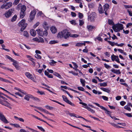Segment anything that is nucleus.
Segmentation results:
<instances>
[{
    "label": "nucleus",
    "instance_id": "obj_1",
    "mask_svg": "<svg viewBox=\"0 0 132 132\" xmlns=\"http://www.w3.org/2000/svg\"><path fill=\"white\" fill-rule=\"evenodd\" d=\"M70 36V32H68V30L66 29L63 30V31L59 32L57 36L60 38L64 37L67 39Z\"/></svg>",
    "mask_w": 132,
    "mask_h": 132
},
{
    "label": "nucleus",
    "instance_id": "obj_2",
    "mask_svg": "<svg viewBox=\"0 0 132 132\" xmlns=\"http://www.w3.org/2000/svg\"><path fill=\"white\" fill-rule=\"evenodd\" d=\"M25 20L22 19L18 24V26H19L21 27L20 29V30L21 31H23L27 26V23H25Z\"/></svg>",
    "mask_w": 132,
    "mask_h": 132
},
{
    "label": "nucleus",
    "instance_id": "obj_3",
    "mask_svg": "<svg viewBox=\"0 0 132 132\" xmlns=\"http://www.w3.org/2000/svg\"><path fill=\"white\" fill-rule=\"evenodd\" d=\"M26 10V6L24 5H23L21 9V12L20 13V18H23L26 14L25 12Z\"/></svg>",
    "mask_w": 132,
    "mask_h": 132
},
{
    "label": "nucleus",
    "instance_id": "obj_4",
    "mask_svg": "<svg viewBox=\"0 0 132 132\" xmlns=\"http://www.w3.org/2000/svg\"><path fill=\"white\" fill-rule=\"evenodd\" d=\"M96 16V13L94 12H92L90 15H88V20L91 22L94 21V18Z\"/></svg>",
    "mask_w": 132,
    "mask_h": 132
},
{
    "label": "nucleus",
    "instance_id": "obj_5",
    "mask_svg": "<svg viewBox=\"0 0 132 132\" xmlns=\"http://www.w3.org/2000/svg\"><path fill=\"white\" fill-rule=\"evenodd\" d=\"M93 104H95L96 105L98 106V107H99L101 108V109H102L104 110V111H105V113L109 115L110 113H111V112L110 111H109L107 109H106L103 106H101L100 104H98V103H95V102H93Z\"/></svg>",
    "mask_w": 132,
    "mask_h": 132
},
{
    "label": "nucleus",
    "instance_id": "obj_6",
    "mask_svg": "<svg viewBox=\"0 0 132 132\" xmlns=\"http://www.w3.org/2000/svg\"><path fill=\"white\" fill-rule=\"evenodd\" d=\"M36 14V11L35 10H33L31 11L29 15L30 20L29 21L31 22L33 20L35 17V16Z\"/></svg>",
    "mask_w": 132,
    "mask_h": 132
},
{
    "label": "nucleus",
    "instance_id": "obj_7",
    "mask_svg": "<svg viewBox=\"0 0 132 132\" xmlns=\"http://www.w3.org/2000/svg\"><path fill=\"white\" fill-rule=\"evenodd\" d=\"M79 103V104H82L84 106H85L83 107L87 109L90 112L92 113H95V111L93 110L91 108L88 107L87 106V104H86V103L81 102H80Z\"/></svg>",
    "mask_w": 132,
    "mask_h": 132
},
{
    "label": "nucleus",
    "instance_id": "obj_8",
    "mask_svg": "<svg viewBox=\"0 0 132 132\" xmlns=\"http://www.w3.org/2000/svg\"><path fill=\"white\" fill-rule=\"evenodd\" d=\"M14 10L13 8L9 9L8 11L5 13L4 15L6 17L9 18L12 15V13L13 12Z\"/></svg>",
    "mask_w": 132,
    "mask_h": 132
},
{
    "label": "nucleus",
    "instance_id": "obj_9",
    "mask_svg": "<svg viewBox=\"0 0 132 132\" xmlns=\"http://www.w3.org/2000/svg\"><path fill=\"white\" fill-rule=\"evenodd\" d=\"M0 120L5 123H9L8 121L2 112L0 114Z\"/></svg>",
    "mask_w": 132,
    "mask_h": 132
},
{
    "label": "nucleus",
    "instance_id": "obj_10",
    "mask_svg": "<svg viewBox=\"0 0 132 132\" xmlns=\"http://www.w3.org/2000/svg\"><path fill=\"white\" fill-rule=\"evenodd\" d=\"M62 98H63V100L66 102L67 103L71 105L72 106H75V105L71 103V102L68 100L67 98L64 95H62Z\"/></svg>",
    "mask_w": 132,
    "mask_h": 132
},
{
    "label": "nucleus",
    "instance_id": "obj_11",
    "mask_svg": "<svg viewBox=\"0 0 132 132\" xmlns=\"http://www.w3.org/2000/svg\"><path fill=\"white\" fill-rule=\"evenodd\" d=\"M25 75L27 77L31 80H34V78L32 77V75L29 72H26L25 73Z\"/></svg>",
    "mask_w": 132,
    "mask_h": 132
},
{
    "label": "nucleus",
    "instance_id": "obj_12",
    "mask_svg": "<svg viewBox=\"0 0 132 132\" xmlns=\"http://www.w3.org/2000/svg\"><path fill=\"white\" fill-rule=\"evenodd\" d=\"M13 64L15 68L17 70H19L20 69V66H19L18 64V62L16 61H15L13 63Z\"/></svg>",
    "mask_w": 132,
    "mask_h": 132
},
{
    "label": "nucleus",
    "instance_id": "obj_13",
    "mask_svg": "<svg viewBox=\"0 0 132 132\" xmlns=\"http://www.w3.org/2000/svg\"><path fill=\"white\" fill-rule=\"evenodd\" d=\"M37 34L39 36H43V30L41 29L36 30Z\"/></svg>",
    "mask_w": 132,
    "mask_h": 132
},
{
    "label": "nucleus",
    "instance_id": "obj_14",
    "mask_svg": "<svg viewBox=\"0 0 132 132\" xmlns=\"http://www.w3.org/2000/svg\"><path fill=\"white\" fill-rule=\"evenodd\" d=\"M117 29H118V31H119L120 30H122L123 29V25L121 24H119L117 26Z\"/></svg>",
    "mask_w": 132,
    "mask_h": 132
},
{
    "label": "nucleus",
    "instance_id": "obj_15",
    "mask_svg": "<svg viewBox=\"0 0 132 132\" xmlns=\"http://www.w3.org/2000/svg\"><path fill=\"white\" fill-rule=\"evenodd\" d=\"M4 102H5L6 103V104L4 102H2L1 101V102H0V103L3 105L4 106H6L8 107H9V108L10 109L12 108L11 107V106H10L9 105H8V104H10L7 101H5Z\"/></svg>",
    "mask_w": 132,
    "mask_h": 132
},
{
    "label": "nucleus",
    "instance_id": "obj_16",
    "mask_svg": "<svg viewBox=\"0 0 132 132\" xmlns=\"http://www.w3.org/2000/svg\"><path fill=\"white\" fill-rule=\"evenodd\" d=\"M111 71L114 73H116L118 74H120L121 73L119 70H116L115 69H112L111 70Z\"/></svg>",
    "mask_w": 132,
    "mask_h": 132
},
{
    "label": "nucleus",
    "instance_id": "obj_17",
    "mask_svg": "<svg viewBox=\"0 0 132 132\" xmlns=\"http://www.w3.org/2000/svg\"><path fill=\"white\" fill-rule=\"evenodd\" d=\"M50 30L53 33L55 34L57 31V29L55 27H51Z\"/></svg>",
    "mask_w": 132,
    "mask_h": 132
},
{
    "label": "nucleus",
    "instance_id": "obj_18",
    "mask_svg": "<svg viewBox=\"0 0 132 132\" xmlns=\"http://www.w3.org/2000/svg\"><path fill=\"white\" fill-rule=\"evenodd\" d=\"M30 33L31 35L33 36H35L36 34V32L35 30L34 29H32L30 31Z\"/></svg>",
    "mask_w": 132,
    "mask_h": 132
},
{
    "label": "nucleus",
    "instance_id": "obj_19",
    "mask_svg": "<svg viewBox=\"0 0 132 132\" xmlns=\"http://www.w3.org/2000/svg\"><path fill=\"white\" fill-rule=\"evenodd\" d=\"M87 28L88 31H93V29L95 28V27L94 26L90 25L88 26L87 27Z\"/></svg>",
    "mask_w": 132,
    "mask_h": 132
},
{
    "label": "nucleus",
    "instance_id": "obj_20",
    "mask_svg": "<svg viewBox=\"0 0 132 132\" xmlns=\"http://www.w3.org/2000/svg\"><path fill=\"white\" fill-rule=\"evenodd\" d=\"M100 89L101 90H102L103 91L108 93H109L111 92L110 90L108 88L102 87Z\"/></svg>",
    "mask_w": 132,
    "mask_h": 132
},
{
    "label": "nucleus",
    "instance_id": "obj_21",
    "mask_svg": "<svg viewBox=\"0 0 132 132\" xmlns=\"http://www.w3.org/2000/svg\"><path fill=\"white\" fill-rule=\"evenodd\" d=\"M12 5V3L11 2H9L6 3L5 5H6V9H7L11 6Z\"/></svg>",
    "mask_w": 132,
    "mask_h": 132
},
{
    "label": "nucleus",
    "instance_id": "obj_22",
    "mask_svg": "<svg viewBox=\"0 0 132 132\" xmlns=\"http://www.w3.org/2000/svg\"><path fill=\"white\" fill-rule=\"evenodd\" d=\"M109 5L108 4H105L104 6V11H107L108 9H109Z\"/></svg>",
    "mask_w": 132,
    "mask_h": 132
},
{
    "label": "nucleus",
    "instance_id": "obj_23",
    "mask_svg": "<svg viewBox=\"0 0 132 132\" xmlns=\"http://www.w3.org/2000/svg\"><path fill=\"white\" fill-rule=\"evenodd\" d=\"M98 10L99 13H100L101 14L104 13V10L102 9L101 5L100 4V5L98 8Z\"/></svg>",
    "mask_w": 132,
    "mask_h": 132
},
{
    "label": "nucleus",
    "instance_id": "obj_24",
    "mask_svg": "<svg viewBox=\"0 0 132 132\" xmlns=\"http://www.w3.org/2000/svg\"><path fill=\"white\" fill-rule=\"evenodd\" d=\"M31 96L30 95L27 94L24 96V99L27 101H29V98L30 97L31 98Z\"/></svg>",
    "mask_w": 132,
    "mask_h": 132
},
{
    "label": "nucleus",
    "instance_id": "obj_25",
    "mask_svg": "<svg viewBox=\"0 0 132 132\" xmlns=\"http://www.w3.org/2000/svg\"><path fill=\"white\" fill-rule=\"evenodd\" d=\"M64 112L66 113L67 114H69L70 116L71 117L74 116V113H71L69 112V111H68L64 110Z\"/></svg>",
    "mask_w": 132,
    "mask_h": 132
},
{
    "label": "nucleus",
    "instance_id": "obj_26",
    "mask_svg": "<svg viewBox=\"0 0 132 132\" xmlns=\"http://www.w3.org/2000/svg\"><path fill=\"white\" fill-rule=\"evenodd\" d=\"M14 118L15 119L18 120L22 122H24V120L22 118H18V117L16 116H14Z\"/></svg>",
    "mask_w": 132,
    "mask_h": 132
},
{
    "label": "nucleus",
    "instance_id": "obj_27",
    "mask_svg": "<svg viewBox=\"0 0 132 132\" xmlns=\"http://www.w3.org/2000/svg\"><path fill=\"white\" fill-rule=\"evenodd\" d=\"M61 90L66 93L70 98H72L73 96L72 95H70L69 93L68 92L63 89H61Z\"/></svg>",
    "mask_w": 132,
    "mask_h": 132
},
{
    "label": "nucleus",
    "instance_id": "obj_28",
    "mask_svg": "<svg viewBox=\"0 0 132 132\" xmlns=\"http://www.w3.org/2000/svg\"><path fill=\"white\" fill-rule=\"evenodd\" d=\"M98 84L100 85L101 86L106 87L107 86V84L106 82H104L102 83H100Z\"/></svg>",
    "mask_w": 132,
    "mask_h": 132
},
{
    "label": "nucleus",
    "instance_id": "obj_29",
    "mask_svg": "<svg viewBox=\"0 0 132 132\" xmlns=\"http://www.w3.org/2000/svg\"><path fill=\"white\" fill-rule=\"evenodd\" d=\"M58 43V42L57 40H51L49 42V44H54Z\"/></svg>",
    "mask_w": 132,
    "mask_h": 132
},
{
    "label": "nucleus",
    "instance_id": "obj_30",
    "mask_svg": "<svg viewBox=\"0 0 132 132\" xmlns=\"http://www.w3.org/2000/svg\"><path fill=\"white\" fill-rule=\"evenodd\" d=\"M6 57L7 58L10 60L12 62H14L15 60L13 59L12 58H11V57L10 56H9L8 55H6Z\"/></svg>",
    "mask_w": 132,
    "mask_h": 132
},
{
    "label": "nucleus",
    "instance_id": "obj_31",
    "mask_svg": "<svg viewBox=\"0 0 132 132\" xmlns=\"http://www.w3.org/2000/svg\"><path fill=\"white\" fill-rule=\"evenodd\" d=\"M78 17L80 19H82L83 17V14L80 12L78 13Z\"/></svg>",
    "mask_w": 132,
    "mask_h": 132
},
{
    "label": "nucleus",
    "instance_id": "obj_32",
    "mask_svg": "<svg viewBox=\"0 0 132 132\" xmlns=\"http://www.w3.org/2000/svg\"><path fill=\"white\" fill-rule=\"evenodd\" d=\"M108 22L109 24L113 25L114 24L113 22L111 20L109 19L108 20Z\"/></svg>",
    "mask_w": 132,
    "mask_h": 132
},
{
    "label": "nucleus",
    "instance_id": "obj_33",
    "mask_svg": "<svg viewBox=\"0 0 132 132\" xmlns=\"http://www.w3.org/2000/svg\"><path fill=\"white\" fill-rule=\"evenodd\" d=\"M35 56L36 58L38 59H42L41 56L38 54H36Z\"/></svg>",
    "mask_w": 132,
    "mask_h": 132
},
{
    "label": "nucleus",
    "instance_id": "obj_34",
    "mask_svg": "<svg viewBox=\"0 0 132 132\" xmlns=\"http://www.w3.org/2000/svg\"><path fill=\"white\" fill-rule=\"evenodd\" d=\"M17 18V16L16 15H14L12 18L11 20V21L12 22H13L15 21Z\"/></svg>",
    "mask_w": 132,
    "mask_h": 132
},
{
    "label": "nucleus",
    "instance_id": "obj_35",
    "mask_svg": "<svg viewBox=\"0 0 132 132\" xmlns=\"http://www.w3.org/2000/svg\"><path fill=\"white\" fill-rule=\"evenodd\" d=\"M53 75L60 78H62L61 75L58 73L55 72L54 73Z\"/></svg>",
    "mask_w": 132,
    "mask_h": 132
},
{
    "label": "nucleus",
    "instance_id": "obj_36",
    "mask_svg": "<svg viewBox=\"0 0 132 132\" xmlns=\"http://www.w3.org/2000/svg\"><path fill=\"white\" fill-rule=\"evenodd\" d=\"M108 42L110 45L111 46H113L114 45H115V44L116 43H115L114 42H112L110 41H108Z\"/></svg>",
    "mask_w": 132,
    "mask_h": 132
},
{
    "label": "nucleus",
    "instance_id": "obj_37",
    "mask_svg": "<svg viewBox=\"0 0 132 132\" xmlns=\"http://www.w3.org/2000/svg\"><path fill=\"white\" fill-rule=\"evenodd\" d=\"M124 108L125 109L129 111H130L131 110V109L130 107H128V105H127L125 106L124 107Z\"/></svg>",
    "mask_w": 132,
    "mask_h": 132
},
{
    "label": "nucleus",
    "instance_id": "obj_38",
    "mask_svg": "<svg viewBox=\"0 0 132 132\" xmlns=\"http://www.w3.org/2000/svg\"><path fill=\"white\" fill-rule=\"evenodd\" d=\"M116 57L117 56L114 55L113 54V55H112L111 56V59L113 61H114V60L115 61V60H116Z\"/></svg>",
    "mask_w": 132,
    "mask_h": 132
},
{
    "label": "nucleus",
    "instance_id": "obj_39",
    "mask_svg": "<svg viewBox=\"0 0 132 132\" xmlns=\"http://www.w3.org/2000/svg\"><path fill=\"white\" fill-rule=\"evenodd\" d=\"M79 35L76 34H73L70 35V37L74 38H77L78 37Z\"/></svg>",
    "mask_w": 132,
    "mask_h": 132
},
{
    "label": "nucleus",
    "instance_id": "obj_40",
    "mask_svg": "<svg viewBox=\"0 0 132 132\" xmlns=\"http://www.w3.org/2000/svg\"><path fill=\"white\" fill-rule=\"evenodd\" d=\"M4 95V96H5L6 97H7V98H9L10 99L12 100V101H14V102H15L16 103H17V102L16 101H15V100L12 99V98H11V97H10L7 96V95L5 94Z\"/></svg>",
    "mask_w": 132,
    "mask_h": 132
},
{
    "label": "nucleus",
    "instance_id": "obj_41",
    "mask_svg": "<svg viewBox=\"0 0 132 132\" xmlns=\"http://www.w3.org/2000/svg\"><path fill=\"white\" fill-rule=\"evenodd\" d=\"M79 25L80 26H82L84 24V22L82 20H79Z\"/></svg>",
    "mask_w": 132,
    "mask_h": 132
},
{
    "label": "nucleus",
    "instance_id": "obj_42",
    "mask_svg": "<svg viewBox=\"0 0 132 132\" xmlns=\"http://www.w3.org/2000/svg\"><path fill=\"white\" fill-rule=\"evenodd\" d=\"M43 36L44 35V36H46L48 34L47 30H45L44 31H43Z\"/></svg>",
    "mask_w": 132,
    "mask_h": 132
},
{
    "label": "nucleus",
    "instance_id": "obj_43",
    "mask_svg": "<svg viewBox=\"0 0 132 132\" xmlns=\"http://www.w3.org/2000/svg\"><path fill=\"white\" fill-rule=\"evenodd\" d=\"M31 96V98H32L33 100L37 101L38 102L40 101L39 100L38 98L33 97L32 96Z\"/></svg>",
    "mask_w": 132,
    "mask_h": 132
},
{
    "label": "nucleus",
    "instance_id": "obj_44",
    "mask_svg": "<svg viewBox=\"0 0 132 132\" xmlns=\"http://www.w3.org/2000/svg\"><path fill=\"white\" fill-rule=\"evenodd\" d=\"M23 35L26 37H29L27 31H24V32Z\"/></svg>",
    "mask_w": 132,
    "mask_h": 132
},
{
    "label": "nucleus",
    "instance_id": "obj_45",
    "mask_svg": "<svg viewBox=\"0 0 132 132\" xmlns=\"http://www.w3.org/2000/svg\"><path fill=\"white\" fill-rule=\"evenodd\" d=\"M51 62L50 63V65H53V64L56 63V62L54 61L53 60H51Z\"/></svg>",
    "mask_w": 132,
    "mask_h": 132
},
{
    "label": "nucleus",
    "instance_id": "obj_46",
    "mask_svg": "<svg viewBox=\"0 0 132 132\" xmlns=\"http://www.w3.org/2000/svg\"><path fill=\"white\" fill-rule=\"evenodd\" d=\"M20 0H15L13 3V5H16L19 3Z\"/></svg>",
    "mask_w": 132,
    "mask_h": 132
},
{
    "label": "nucleus",
    "instance_id": "obj_47",
    "mask_svg": "<svg viewBox=\"0 0 132 132\" xmlns=\"http://www.w3.org/2000/svg\"><path fill=\"white\" fill-rule=\"evenodd\" d=\"M69 125L70 126H72V127H74V128H77L79 129H80V130H81L83 131H84V130L82 129H81V128H80L79 127H77V126H73V125H72L70 124H69Z\"/></svg>",
    "mask_w": 132,
    "mask_h": 132
},
{
    "label": "nucleus",
    "instance_id": "obj_48",
    "mask_svg": "<svg viewBox=\"0 0 132 132\" xmlns=\"http://www.w3.org/2000/svg\"><path fill=\"white\" fill-rule=\"evenodd\" d=\"M124 45V43H121L120 44H118L117 43L115 44V45L117 46H118L122 47Z\"/></svg>",
    "mask_w": 132,
    "mask_h": 132
},
{
    "label": "nucleus",
    "instance_id": "obj_49",
    "mask_svg": "<svg viewBox=\"0 0 132 132\" xmlns=\"http://www.w3.org/2000/svg\"><path fill=\"white\" fill-rule=\"evenodd\" d=\"M78 89L80 91H84V89L82 87H77Z\"/></svg>",
    "mask_w": 132,
    "mask_h": 132
},
{
    "label": "nucleus",
    "instance_id": "obj_50",
    "mask_svg": "<svg viewBox=\"0 0 132 132\" xmlns=\"http://www.w3.org/2000/svg\"><path fill=\"white\" fill-rule=\"evenodd\" d=\"M37 127L41 131L43 132L45 131V130L42 127L38 126H37Z\"/></svg>",
    "mask_w": 132,
    "mask_h": 132
},
{
    "label": "nucleus",
    "instance_id": "obj_51",
    "mask_svg": "<svg viewBox=\"0 0 132 132\" xmlns=\"http://www.w3.org/2000/svg\"><path fill=\"white\" fill-rule=\"evenodd\" d=\"M76 46L78 47H81L82 46V43H77L76 44Z\"/></svg>",
    "mask_w": 132,
    "mask_h": 132
},
{
    "label": "nucleus",
    "instance_id": "obj_52",
    "mask_svg": "<svg viewBox=\"0 0 132 132\" xmlns=\"http://www.w3.org/2000/svg\"><path fill=\"white\" fill-rule=\"evenodd\" d=\"M32 116H33V117H35V118H36V119H38V120H40L42 121H44V120H43V119H41L40 118H39L38 117H37V116H35L34 115H32Z\"/></svg>",
    "mask_w": 132,
    "mask_h": 132
},
{
    "label": "nucleus",
    "instance_id": "obj_53",
    "mask_svg": "<svg viewBox=\"0 0 132 132\" xmlns=\"http://www.w3.org/2000/svg\"><path fill=\"white\" fill-rule=\"evenodd\" d=\"M45 107L47 109H49L50 110H52L53 109V107L48 105L46 106Z\"/></svg>",
    "mask_w": 132,
    "mask_h": 132
},
{
    "label": "nucleus",
    "instance_id": "obj_54",
    "mask_svg": "<svg viewBox=\"0 0 132 132\" xmlns=\"http://www.w3.org/2000/svg\"><path fill=\"white\" fill-rule=\"evenodd\" d=\"M37 92L38 93H39L41 95H45V94L44 93V92H43L42 91H39L38 90V91H37Z\"/></svg>",
    "mask_w": 132,
    "mask_h": 132
},
{
    "label": "nucleus",
    "instance_id": "obj_55",
    "mask_svg": "<svg viewBox=\"0 0 132 132\" xmlns=\"http://www.w3.org/2000/svg\"><path fill=\"white\" fill-rule=\"evenodd\" d=\"M70 22L71 24H74V25H76L77 24V23L76 22V21L75 20H73L71 21Z\"/></svg>",
    "mask_w": 132,
    "mask_h": 132
},
{
    "label": "nucleus",
    "instance_id": "obj_56",
    "mask_svg": "<svg viewBox=\"0 0 132 132\" xmlns=\"http://www.w3.org/2000/svg\"><path fill=\"white\" fill-rule=\"evenodd\" d=\"M124 114L128 117H132L131 114L130 113H125Z\"/></svg>",
    "mask_w": 132,
    "mask_h": 132
},
{
    "label": "nucleus",
    "instance_id": "obj_57",
    "mask_svg": "<svg viewBox=\"0 0 132 132\" xmlns=\"http://www.w3.org/2000/svg\"><path fill=\"white\" fill-rule=\"evenodd\" d=\"M120 104L122 106H124L126 103V102L124 101H122L120 102Z\"/></svg>",
    "mask_w": 132,
    "mask_h": 132
},
{
    "label": "nucleus",
    "instance_id": "obj_58",
    "mask_svg": "<svg viewBox=\"0 0 132 132\" xmlns=\"http://www.w3.org/2000/svg\"><path fill=\"white\" fill-rule=\"evenodd\" d=\"M102 97L103 99L105 101H108V98L105 96H102Z\"/></svg>",
    "mask_w": 132,
    "mask_h": 132
},
{
    "label": "nucleus",
    "instance_id": "obj_59",
    "mask_svg": "<svg viewBox=\"0 0 132 132\" xmlns=\"http://www.w3.org/2000/svg\"><path fill=\"white\" fill-rule=\"evenodd\" d=\"M117 27L114 26L112 27V29H113L114 31L115 32H117L118 31V30L116 29Z\"/></svg>",
    "mask_w": 132,
    "mask_h": 132
},
{
    "label": "nucleus",
    "instance_id": "obj_60",
    "mask_svg": "<svg viewBox=\"0 0 132 132\" xmlns=\"http://www.w3.org/2000/svg\"><path fill=\"white\" fill-rule=\"evenodd\" d=\"M71 15L73 17H75L76 16V14L75 13L73 12H71Z\"/></svg>",
    "mask_w": 132,
    "mask_h": 132
},
{
    "label": "nucleus",
    "instance_id": "obj_61",
    "mask_svg": "<svg viewBox=\"0 0 132 132\" xmlns=\"http://www.w3.org/2000/svg\"><path fill=\"white\" fill-rule=\"evenodd\" d=\"M43 27L45 29V30H48L49 29V27L47 26H44L43 25Z\"/></svg>",
    "mask_w": 132,
    "mask_h": 132
},
{
    "label": "nucleus",
    "instance_id": "obj_62",
    "mask_svg": "<svg viewBox=\"0 0 132 132\" xmlns=\"http://www.w3.org/2000/svg\"><path fill=\"white\" fill-rule=\"evenodd\" d=\"M115 61L119 63H120V62L119 60V59L118 56H117L116 58V60H115Z\"/></svg>",
    "mask_w": 132,
    "mask_h": 132
},
{
    "label": "nucleus",
    "instance_id": "obj_63",
    "mask_svg": "<svg viewBox=\"0 0 132 132\" xmlns=\"http://www.w3.org/2000/svg\"><path fill=\"white\" fill-rule=\"evenodd\" d=\"M105 67L107 69H108L110 67L108 65L106 64V63H105L104 64Z\"/></svg>",
    "mask_w": 132,
    "mask_h": 132
},
{
    "label": "nucleus",
    "instance_id": "obj_64",
    "mask_svg": "<svg viewBox=\"0 0 132 132\" xmlns=\"http://www.w3.org/2000/svg\"><path fill=\"white\" fill-rule=\"evenodd\" d=\"M127 11L129 15L130 16H132V13L130 12L129 9L127 10Z\"/></svg>",
    "mask_w": 132,
    "mask_h": 132
}]
</instances>
